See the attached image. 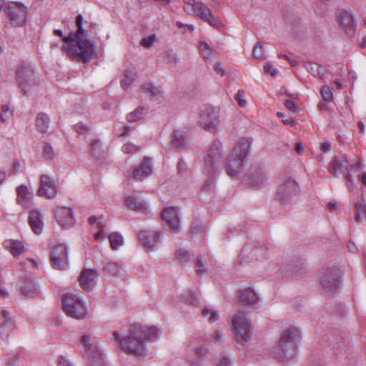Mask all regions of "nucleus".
Masks as SVG:
<instances>
[{
    "label": "nucleus",
    "instance_id": "obj_63",
    "mask_svg": "<svg viewBox=\"0 0 366 366\" xmlns=\"http://www.w3.org/2000/svg\"><path fill=\"white\" fill-rule=\"evenodd\" d=\"M179 175H183L187 172V164L183 160H179L177 166Z\"/></svg>",
    "mask_w": 366,
    "mask_h": 366
},
{
    "label": "nucleus",
    "instance_id": "obj_18",
    "mask_svg": "<svg viewBox=\"0 0 366 366\" xmlns=\"http://www.w3.org/2000/svg\"><path fill=\"white\" fill-rule=\"evenodd\" d=\"M349 170V161L345 156L335 157L330 163L329 172L334 177L345 174Z\"/></svg>",
    "mask_w": 366,
    "mask_h": 366
},
{
    "label": "nucleus",
    "instance_id": "obj_25",
    "mask_svg": "<svg viewBox=\"0 0 366 366\" xmlns=\"http://www.w3.org/2000/svg\"><path fill=\"white\" fill-rule=\"evenodd\" d=\"M200 124L205 129H214L219 124V117L213 109H208L202 112L200 117Z\"/></svg>",
    "mask_w": 366,
    "mask_h": 366
},
{
    "label": "nucleus",
    "instance_id": "obj_37",
    "mask_svg": "<svg viewBox=\"0 0 366 366\" xmlns=\"http://www.w3.org/2000/svg\"><path fill=\"white\" fill-rule=\"evenodd\" d=\"M187 143V137L183 130H174L173 132L172 144L177 148L182 147Z\"/></svg>",
    "mask_w": 366,
    "mask_h": 366
},
{
    "label": "nucleus",
    "instance_id": "obj_60",
    "mask_svg": "<svg viewBox=\"0 0 366 366\" xmlns=\"http://www.w3.org/2000/svg\"><path fill=\"white\" fill-rule=\"evenodd\" d=\"M155 39L156 36L154 34L146 38H143L141 41V45L143 46L144 48H149L152 46Z\"/></svg>",
    "mask_w": 366,
    "mask_h": 366
},
{
    "label": "nucleus",
    "instance_id": "obj_10",
    "mask_svg": "<svg viewBox=\"0 0 366 366\" xmlns=\"http://www.w3.org/2000/svg\"><path fill=\"white\" fill-rule=\"evenodd\" d=\"M298 185L291 177H283L280 180L275 199L281 204H287L298 193Z\"/></svg>",
    "mask_w": 366,
    "mask_h": 366
},
{
    "label": "nucleus",
    "instance_id": "obj_12",
    "mask_svg": "<svg viewBox=\"0 0 366 366\" xmlns=\"http://www.w3.org/2000/svg\"><path fill=\"white\" fill-rule=\"evenodd\" d=\"M50 261L53 268L65 270L68 268L67 248L63 244L54 247L50 253Z\"/></svg>",
    "mask_w": 366,
    "mask_h": 366
},
{
    "label": "nucleus",
    "instance_id": "obj_47",
    "mask_svg": "<svg viewBox=\"0 0 366 366\" xmlns=\"http://www.w3.org/2000/svg\"><path fill=\"white\" fill-rule=\"evenodd\" d=\"M86 360L90 366H107L103 360L102 354H97L96 356H92Z\"/></svg>",
    "mask_w": 366,
    "mask_h": 366
},
{
    "label": "nucleus",
    "instance_id": "obj_24",
    "mask_svg": "<svg viewBox=\"0 0 366 366\" xmlns=\"http://www.w3.org/2000/svg\"><path fill=\"white\" fill-rule=\"evenodd\" d=\"M31 71L29 66L25 65H21L16 69V81H18L19 87L24 92V95H27L29 89L28 81Z\"/></svg>",
    "mask_w": 366,
    "mask_h": 366
},
{
    "label": "nucleus",
    "instance_id": "obj_52",
    "mask_svg": "<svg viewBox=\"0 0 366 366\" xmlns=\"http://www.w3.org/2000/svg\"><path fill=\"white\" fill-rule=\"evenodd\" d=\"M253 55L256 59H264V52L263 46L260 42H257L253 49Z\"/></svg>",
    "mask_w": 366,
    "mask_h": 366
},
{
    "label": "nucleus",
    "instance_id": "obj_29",
    "mask_svg": "<svg viewBox=\"0 0 366 366\" xmlns=\"http://www.w3.org/2000/svg\"><path fill=\"white\" fill-rule=\"evenodd\" d=\"M126 205L128 209L143 214H147L149 209L146 203L136 194L129 196L126 200Z\"/></svg>",
    "mask_w": 366,
    "mask_h": 366
},
{
    "label": "nucleus",
    "instance_id": "obj_48",
    "mask_svg": "<svg viewBox=\"0 0 366 366\" xmlns=\"http://www.w3.org/2000/svg\"><path fill=\"white\" fill-rule=\"evenodd\" d=\"M55 153L53 147L48 143H46L43 147V157L46 160H53L54 159Z\"/></svg>",
    "mask_w": 366,
    "mask_h": 366
},
{
    "label": "nucleus",
    "instance_id": "obj_42",
    "mask_svg": "<svg viewBox=\"0 0 366 366\" xmlns=\"http://www.w3.org/2000/svg\"><path fill=\"white\" fill-rule=\"evenodd\" d=\"M109 239L112 249H117L123 244V237L121 234L117 232H113L109 234Z\"/></svg>",
    "mask_w": 366,
    "mask_h": 366
},
{
    "label": "nucleus",
    "instance_id": "obj_30",
    "mask_svg": "<svg viewBox=\"0 0 366 366\" xmlns=\"http://www.w3.org/2000/svg\"><path fill=\"white\" fill-rule=\"evenodd\" d=\"M81 343L85 350L84 357L89 358L92 356L102 354L101 351L94 343L91 342V337L89 335H84L81 339Z\"/></svg>",
    "mask_w": 366,
    "mask_h": 366
},
{
    "label": "nucleus",
    "instance_id": "obj_23",
    "mask_svg": "<svg viewBox=\"0 0 366 366\" xmlns=\"http://www.w3.org/2000/svg\"><path fill=\"white\" fill-rule=\"evenodd\" d=\"M0 312L4 318L0 326V337L3 340H8L10 333L15 329V321L9 316V312L5 309H1Z\"/></svg>",
    "mask_w": 366,
    "mask_h": 366
},
{
    "label": "nucleus",
    "instance_id": "obj_1",
    "mask_svg": "<svg viewBox=\"0 0 366 366\" xmlns=\"http://www.w3.org/2000/svg\"><path fill=\"white\" fill-rule=\"evenodd\" d=\"M113 335L119 342L125 353L142 358L147 355V340H157L159 337L160 331L154 326L134 324L130 326L129 334L124 337L121 338L117 331L114 332Z\"/></svg>",
    "mask_w": 366,
    "mask_h": 366
},
{
    "label": "nucleus",
    "instance_id": "obj_53",
    "mask_svg": "<svg viewBox=\"0 0 366 366\" xmlns=\"http://www.w3.org/2000/svg\"><path fill=\"white\" fill-rule=\"evenodd\" d=\"M186 301L189 302L190 304L197 306L199 305V300L195 297V294L192 290H189L187 294L185 295V297H184Z\"/></svg>",
    "mask_w": 366,
    "mask_h": 366
},
{
    "label": "nucleus",
    "instance_id": "obj_56",
    "mask_svg": "<svg viewBox=\"0 0 366 366\" xmlns=\"http://www.w3.org/2000/svg\"><path fill=\"white\" fill-rule=\"evenodd\" d=\"M194 352L196 355L203 361L209 354V352L207 348L204 347H196L194 349Z\"/></svg>",
    "mask_w": 366,
    "mask_h": 366
},
{
    "label": "nucleus",
    "instance_id": "obj_14",
    "mask_svg": "<svg viewBox=\"0 0 366 366\" xmlns=\"http://www.w3.org/2000/svg\"><path fill=\"white\" fill-rule=\"evenodd\" d=\"M39 196L46 199H54L56 195L55 182L49 176L42 174L40 177V187L38 189Z\"/></svg>",
    "mask_w": 366,
    "mask_h": 366
},
{
    "label": "nucleus",
    "instance_id": "obj_46",
    "mask_svg": "<svg viewBox=\"0 0 366 366\" xmlns=\"http://www.w3.org/2000/svg\"><path fill=\"white\" fill-rule=\"evenodd\" d=\"M140 149V147L132 142H128L123 144L122 147V151L124 154H134L138 152Z\"/></svg>",
    "mask_w": 366,
    "mask_h": 366
},
{
    "label": "nucleus",
    "instance_id": "obj_26",
    "mask_svg": "<svg viewBox=\"0 0 366 366\" xmlns=\"http://www.w3.org/2000/svg\"><path fill=\"white\" fill-rule=\"evenodd\" d=\"M19 287L21 292L26 297H33L38 294V287L33 277H25L20 280Z\"/></svg>",
    "mask_w": 366,
    "mask_h": 366
},
{
    "label": "nucleus",
    "instance_id": "obj_39",
    "mask_svg": "<svg viewBox=\"0 0 366 366\" xmlns=\"http://www.w3.org/2000/svg\"><path fill=\"white\" fill-rule=\"evenodd\" d=\"M91 154L96 159H101L104 157L105 152L99 139H96L91 143Z\"/></svg>",
    "mask_w": 366,
    "mask_h": 366
},
{
    "label": "nucleus",
    "instance_id": "obj_8",
    "mask_svg": "<svg viewBox=\"0 0 366 366\" xmlns=\"http://www.w3.org/2000/svg\"><path fill=\"white\" fill-rule=\"evenodd\" d=\"M232 330L237 342L244 345L252 337V330L250 320L243 312H238L232 320Z\"/></svg>",
    "mask_w": 366,
    "mask_h": 366
},
{
    "label": "nucleus",
    "instance_id": "obj_9",
    "mask_svg": "<svg viewBox=\"0 0 366 366\" xmlns=\"http://www.w3.org/2000/svg\"><path fill=\"white\" fill-rule=\"evenodd\" d=\"M184 10L187 14H193L207 22L210 26L219 29L222 24L211 13L209 8L202 3H196L194 0H189L186 3Z\"/></svg>",
    "mask_w": 366,
    "mask_h": 366
},
{
    "label": "nucleus",
    "instance_id": "obj_4",
    "mask_svg": "<svg viewBox=\"0 0 366 366\" xmlns=\"http://www.w3.org/2000/svg\"><path fill=\"white\" fill-rule=\"evenodd\" d=\"M298 335V330L295 327L284 330L277 346L271 351L273 357L283 361L293 360L297 355Z\"/></svg>",
    "mask_w": 366,
    "mask_h": 366
},
{
    "label": "nucleus",
    "instance_id": "obj_44",
    "mask_svg": "<svg viewBox=\"0 0 366 366\" xmlns=\"http://www.w3.org/2000/svg\"><path fill=\"white\" fill-rule=\"evenodd\" d=\"M136 72L131 69H127L124 74V79L122 81V86L127 89L133 82L136 77Z\"/></svg>",
    "mask_w": 366,
    "mask_h": 366
},
{
    "label": "nucleus",
    "instance_id": "obj_43",
    "mask_svg": "<svg viewBox=\"0 0 366 366\" xmlns=\"http://www.w3.org/2000/svg\"><path fill=\"white\" fill-rule=\"evenodd\" d=\"M355 220L357 222L366 220V205L362 202H357L356 204Z\"/></svg>",
    "mask_w": 366,
    "mask_h": 366
},
{
    "label": "nucleus",
    "instance_id": "obj_36",
    "mask_svg": "<svg viewBox=\"0 0 366 366\" xmlns=\"http://www.w3.org/2000/svg\"><path fill=\"white\" fill-rule=\"evenodd\" d=\"M304 67L306 69V70L310 73L312 76L315 77H322L325 73V68L313 62H306L304 64Z\"/></svg>",
    "mask_w": 366,
    "mask_h": 366
},
{
    "label": "nucleus",
    "instance_id": "obj_32",
    "mask_svg": "<svg viewBox=\"0 0 366 366\" xmlns=\"http://www.w3.org/2000/svg\"><path fill=\"white\" fill-rule=\"evenodd\" d=\"M4 246L14 257L20 255L24 251L23 243L18 240L7 239L4 241Z\"/></svg>",
    "mask_w": 366,
    "mask_h": 366
},
{
    "label": "nucleus",
    "instance_id": "obj_19",
    "mask_svg": "<svg viewBox=\"0 0 366 366\" xmlns=\"http://www.w3.org/2000/svg\"><path fill=\"white\" fill-rule=\"evenodd\" d=\"M239 293L237 302L239 305L256 307L259 305V297L251 288L241 290Z\"/></svg>",
    "mask_w": 366,
    "mask_h": 366
},
{
    "label": "nucleus",
    "instance_id": "obj_31",
    "mask_svg": "<svg viewBox=\"0 0 366 366\" xmlns=\"http://www.w3.org/2000/svg\"><path fill=\"white\" fill-rule=\"evenodd\" d=\"M17 202L25 208L31 206V193L26 185H21L16 189Z\"/></svg>",
    "mask_w": 366,
    "mask_h": 366
},
{
    "label": "nucleus",
    "instance_id": "obj_51",
    "mask_svg": "<svg viewBox=\"0 0 366 366\" xmlns=\"http://www.w3.org/2000/svg\"><path fill=\"white\" fill-rule=\"evenodd\" d=\"M207 340L209 342H221L224 340V335L222 332L216 331L207 337Z\"/></svg>",
    "mask_w": 366,
    "mask_h": 366
},
{
    "label": "nucleus",
    "instance_id": "obj_55",
    "mask_svg": "<svg viewBox=\"0 0 366 366\" xmlns=\"http://www.w3.org/2000/svg\"><path fill=\"white\" fill-rule=\"evenodd\" d=\"M264 71L266 74L274 77L278 74V71L275 69L271 62H266L264 65Z\"/></svg>",
    "mask_w": 366,
    "mask_h": 366
},
{
    "label": "nucleus",
    "instance_id": "obj_7",
    "mask_svg": "<svg viewBox=\"0 0 366 366\" xmlns=\"http://www.w3.org/2000/svg\"><path fill=\"white\" fill-rule=\"evenodd\" d=\"M63 310L70 317L83 320L88 315L86 304L76 295L66 293L62 297Z\"/></svg>",
    "mask_w": 366,
    "mask_h": 366
},
{
    "label": "nucleus",
    "instance_id": "obj_20",
    "mask_svg": "<svg viewBox=\"0 0 366 366\" xmlns=\"http://www.w3.org/2000/svg\"><path fill=\"white\" fill-rule=\"evenodd\" d=\"M337 18L340 26L347 34L352 35L355 34L357 24L351 13L347 11H340L337 14Z\"/></svg>",
    "mask_w": 366,
    "mask_h": 366
},
{
    "label": "nucleus",
    "instance_id": "obj_33",
    "mask_svg": "<svg viewBox=\"0 0 366 366\" xmlns=\"http://www.w3.org/2000/svg\"><path fill=\"white\" fill-rule=\"evenodd\" d=\"M50 124V117L44 112H40L36 117V128L42 134L47 132Z\"/></svg>",
    "mask_w": 366,
    "mask_h": 366
},
{
    "label": "nucleus",
    "instance_id": "obj_40",
    "mask_svg": "<svg viewBox=\"0 0 366 366\" xmlns=\"http://www.w3.org/2000/svg\"><path fill=\"white\" fill-rule=\"evenodd\" d=\"M303 267L304 264L299 258L290 260L287 265V269L291 272L292 274L298 273Z\"/></svg>",
    "mask_w": 366,
    "mask_h": 366
},
{
    "label": "nucleus",
    "instance_id": "obj_58",
    "mask_svg": "<svg viewBox=\"0 0 366 366\" xmlns=\"http://www.w3.org/2000/svg\"><path fill=\"white\" fill-rule=\"evenodd\" d=\"M166 61L170 64H177L179 62V58L177 54L173 51H168L165 57Z\"/></svg>",
    "mask_w": 366,
    "mask_h": 366
},
{
    "label": "nucleus",
    "instance_id": "obj_11",
    "mask_svg": "<svg viewBox=\"0 0 366 366\" xmlns=\"http://www.w3.org/2000/svg\"><path fill=\"white\" fill-rule=\"evenodd\" d=\"M4 12L14 26H21L26 18V7L17 3H11L4 6Z\"/></svg>",
    "mask_w": 366,
    "mask_h": 366
},
{
    "label": "nucleus",
    "instance_id": "obj_22",
    "mask_svg": "<svg viewBox=\"0 0 366 366\" xmlns=\"http://www.w3.org/2000/svg\"><path fill=\"white\" fill-rule=\"evenodd\" d=\"M98 273L94 269H85L79 277L81 288L87 292L92 291L95 287Z\"/></svg>",
    "mask_w": 366,
    "mask_h": 366
},
{
    "label": "nucleus",
    "instance_id": "obj_35",
    "mask_svg": "<svg viewBox=\"0 0 366 366\" xmlns=\"http://www.w3.org/2000/svg\"><path fill=\"white\" fill-rule=\"evenodd\" d=\"M287 29L290 33L296 36H300L306 30V27L300 19H295L294 22L292 19H289Z\"/></svg>",
    "mask_w": 366,
    "mask_h": 366
},
{
    "label": "nucleus",
    "instance_id": "obj_62",
    "mask_svg": "<svg viewBox=\"0 0 366 366\" xmlns=\"http://www.w3.org/2000/svg\"><path fill=\"white\" fill-rule=\"evenodd\" d=\"M234 99L237 101L238 104L241 107H244L246 106V101L244 99V94L242 92L239 91L234 96Z\"/></svg>",
    "mask_w": 366,
    "mask_h": 366
},
{
    "label": "nucleus",
    "instance_id": "obj_21",
    "mask_svg": "<svg viewBox=\"0 0 366 366\" xmlns=\"http://www.w3.org/2000/svg\"><path fill=\"white\" fill-rule=\"evenodd\" d=\"M325 340L335 355H338L347 350V344L341 335L336 336L333 333L327 334Z\"/></svg>",
    "mask_w": 366,
    "mask_h": 366
},
{
    "label": "nucleus",
    "instance_id": "obj_54",
    "mask_svg": "<svg viewBox=\"0 0 366 366\" xmlns=\"http://www.w3.org/2000/svg\"><path fill=\"white\" fill-rule=\"evenodd\" d=\"M320 92L325 101L331 102L332 100V89L330 86L326 85L323 86Z\"/></svg>",
    "mask_w": 366,
    "mask_h": 366
},
{
    "label": "nucleus",
    "instance_id": "obj_41",
    "mask_svg": "<svg viewBox=\"0 0 366 366\" xmlns=\"http://www.w3.org/2000/svg\"><path fill=\"white\" fill-rule=\"evenodd\" d=\"M176 257L182 265L194 260V255L182 249L177 251Z\"/></svg>",
    "mask_w": 366,
    "mask_h": 366
},
{
    "label": "nucleus",
    "instance_id": "obj_2",
    "mask_svg": "<svg viewBox=\"0 0 366 366\" xmlns=\"http://www.w3.org/2000/svg\"><path fill=\"white\" fill-rule=\"evenodd\" d=\"M77 31L75 34H70L63 37V41L67 45L63 46L62 49L68 55L76 61L86 63L91 61L96 54L94 45L85 38V31L83 29V16L79 14L76 19Z\"/></svg>",
    "mask_w": 366,
    "mask_h": 366
},
{
    "label": "nucleus",
    "instance_id": "obj_13",
    "mask_svg": "<svg viewBox=\"0 0 366 366\" xmlns=\"http://www.w3.org/2000/svg\"><path fill=\"white\" fill-rule=\"evenodd\" d=\"M162 219L174 233H178L180 229L179 209L175 207H167L162 213Z\"/></svg>",
    "mask_w": 366,
    "mask_h": 366
},
{
    "label": "nucleus",
    "instance_id": "obj_45",
    "mask_svg": "<svg viewBox=\"0 0 366 366\" xmlns=\"http://www.w3.org/2000/svg\"><path fill=\"white\" fill-rule=\"evenodd\" d=\"M199 51L204 59H209L215 51L205 41L199 42Z\"/></svg>",
    "mask_w": 366,
    "mask_h": 366
},
{
    "label": "nucleus",
    "instance_id": "obj_38",
    "mask_svg": "<svg viewBox=\"0 0 366 366\" xmlns=\"http://www.w3.org/2000/svg\"><path fill=\"white\" fill-rule=\"evenodd\" d=\"M146 108L139 106L134 111L129 113L127 116V119L129 122H137L143 119L146 114Z\"/></svg>",
    "mask_w": 366,
    "mask_h": 366
},
{
    "label": "nucleus",
    "instance_id": "obj_5",
    "mask_svg": "<svg viewBox=\"0 0 366 366\" xmlns=\"http://www.w3.org/2000/svg\"><path fill=\"white\" fill-rule=\"evenodd\" d=\"M223 157L222 144L218 140L213 142L204 159L203 172L209 179L203 186V191L209 192L214 187V177Z\"/></svg>",
    "mask_w": 366,
    "mask_h": 366
},
{
    "label": "nucleus",
    "instance_id": "obj_50",
    "mask_svg": "<svg viewBox=\"0 0 366 366\" xmlns=\"http://www.w3.org/2000/svg\"><path fill=\"white\" fill-rule=\"evenodd\" d=\"M204 231V226L202 221L195 219L191 224V233L192 234H198Z\"/></svg>",
    "mask_w": 366,
    "mask_h": 366
},
{
    "label": "nucleus",
    "instance_id": "obj_17",
    "mask_svg": "<svg viewBox=\"0 0 366 366\" xmlns=\"http://www.w3.org/2000/svg\"><path fill=\"white\" fill-rule=\"evenodd\" d=\"M152 172V164L149 157H144V161L133 171L129 172V178L133 177L136 180L142 181L149 176Z\"/></svg>",
    "mask_w": 366,
    "mask_h": 366
},
{
    "label": "nucleus",
    "instance_id": "obj_15",
    "mask_svg": "<svg viewBox=\"0 0 366 366\" xmlns=\"http://www.w3.org/2000/svg\"><path fill=\"white\" fill-rule=\"evenodd\" d=\"M58 224L64 229H68L75 223L74 212L70 208L60 207L54 211Z\"/></svg>",
    "mask_w": 366,
    "mask_h": 366
},
{
    "label": "nucleus",
    "instance_id": "obj_57",
    "mask_svg": "<svg viewBox=\"0 0 366 366\" xmlns=\"http://www.w3.org/2000/svg\"><path fill=\"white\" fill-rule=\"evenodd\" d=\"M277 115L281 119L282 122L285 125H294L296 123V120L290 117H287L284 113L278 112Z\"/></svg>",
    "mask_w": 366,
    "mask_h": 366
},
{
    "label": "nucleus",
    "instance_id": "obj_6",
    "mask_svg": "<svg viewBox=\"0 0 366 366\" xmlns=\"http://www.w3.org/2000/svg\"><path fill=\"white\" fill-rule=\"evenodd\" d=\"M320 282L323 291L329 296H334L340 292L342 284V273L337 266L322 269Z\"/></svg>",
    "mask_w": 366,
    "mask_h": 366
},
{
    "label": "nucleus",
    "instance_id": "obj_59",
    "mask_svg": "<svg viewBox=\"0 0 366 366\" xmlns=\"http://www.w3.org/2000/svg\"><path fill=\"white\" fill-rule=\"evenodd\" d=\"M74 129L79 134H84L90 130V128L86 124L78 123L74 126Z\"/></svg>",
    "mask_w": 366,
    "mask_h": 366
},
{
    "label": "nucleus",
    "instance_id": "obj_61",
    "mask_svg": "<svg viewBox=\"0 0 366 366\" xmlns=\"http://www.w3.org/2000/svg\"><path fill=\"white\" fill-rule=\"evenodd\" d=\"M196 266L195 269L196 272L199 274H203L205 272L204 266L202 262V259L201 257L197 258V259L195 261Z\"/></svg>",
    "mask_w": 366,
    "mask_h": 366
},
{
    "label": "nucleus",
    "instance_id": "obj_16",
    "mask_svg": "<svg viewBox=\"0 0 366 366\" xmlns=\"http://www.w3.org/2000/svg\"><path fill=\"white\" fill-rule=\"evenodd\" d=\"M138 236L142 245L149 251L156 249L160 242V234L157 232L144 230L140 232Z\"/></svg>",
    "mask_w": 366,
    "mask_h": 366
},
{
    "label": "nucleus",
    "instance_id": "obj_3",
    "mask_svg": "<svg viewBox=\"0 0 366 366\" xmlns=\"http://www.w3.org/2000/svg\"><path fill=\"white\" fill-rule=\"evenodd\" d=\"M252 139L243 137L235 145L233 152L227 158L225 166L227 174L234 177L240 173L247 164V156L249 154Z\"/></svg>",
    "mask_w": 366,
    "mask_h": 366
},
{
    "label": "nucleus",
    "instance_id": "obj_34",
    "mask_svg": "<svg viewBox=\"0 0 366 366\" xmlns=\"http://www.w3.org/2000/svg\"><path fill=\"white\" fill-rule=\"evenodd\" d=\"M123 270L122 263L117 262H108L104 263L103 272L105 275L118 276Z\"/></svg>",
    "mask_w": 366,
    "mask_h": 366
},
{
    "label": "nucleus",
    "instance_id": "obj_27",
    "mask_svg": "<svg viewBox=\"0 0 366 366\" xmlns=\"http://www.w3.org/2000/svg\"><path fill=\"white\" fill-rule=\"evenodd\" d=\"M249 179L252 185L262 187L267 181L265 172L259 166H252L249 171Z\"/></svg>",
    "mask_w": 366,
    "mask_h": 366
},
{
    "label": "nucleus",
    "instance_id": "obj_49",
    "mask_svg": "<svg viewBox=\"0 0 366 366\" xmlns=\"http://www.w3.org/2000/svg\"><path fill=\"white\" fill-rule=\"evenodd\" d=\"M142 88L144 92L151 93L154 97H158L161 94L160 89L157 87H154L150 83L143 84Z\"/></svg>",
    "mask_w": 366,
    "mask_h": 366
},
{
    "label": "nucleus",
    "instance_id": "obj_28",
    "mask_svg": "<svg viewBox=\"0 0 366 366\" xmlns=\"http://www.w3.org/2000/svg\"><path fill=\"white\" fill-rule=\"evenodd\" d=\"M29 224L36 234H41L44 227L43 215L37 209H31L29 216Z\"/></svg>",
    "mask_w": 366,
    "mask_h": 366
},
{
    "label": "nucleus",
    "instance_id": "obj_64",
    "mask_svg": "<svg viewBox=\"0 0 366 366\" xmlns=\"http://www.w3.org/2000/svg\"><path fill=\"white\" fill-rule=\"evenodd\" d=\"M285 105L289 110H290L293 112H298L297 105L295 104L294 102H292L291 100H286L285 102Z\"/></svg>",
    "mask_w": 366,
    "mask_h": 366
}]
</instances>
